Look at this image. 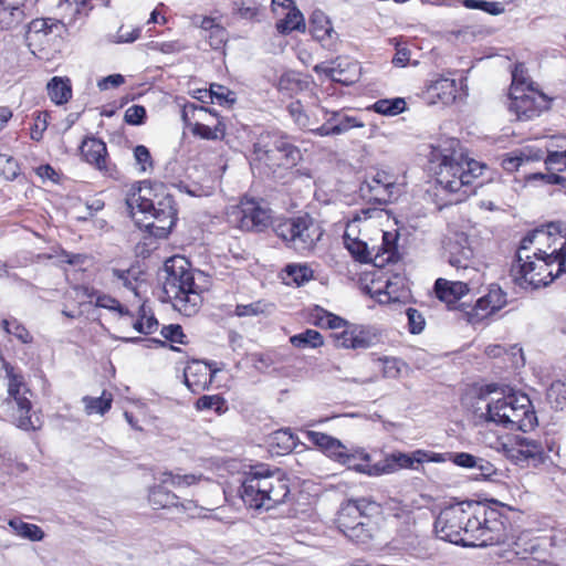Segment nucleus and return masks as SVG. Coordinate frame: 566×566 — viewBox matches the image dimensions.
<instances>
[{
    "label": "nucleus",
    "instance_id": "obj_1",
    "mask_svg": "<svg viewBox=\"0 0 566 566\" xmlns=\"http://www.w3.org/2000/svg\"><path fill=\"white\" fill-rule=\"evenodd\" d=\"M430 163L434 166L436 181L444 190L455 195L450 203H458L474 195L482 182L475 184L486 166L468 159L460 140L442 138L431 145Z\"/></svg>",
    "mask_w": 566,
    "mask_h": 566
},
{
    "label": "nucleus",
    "instance_id": "obj_2",
    "mask_svg": "<svg viewBox=\"0 0 566 566\" xmlns=\"http://www.w3.org/2000/svg\"><path fill=\"white\" fill-rule=\"evenodd\" d=\"M126 206L138 227L157 238H167L177 221L174 197L159 184L139 181L129 189Z\"/></svg>",
    "mask_w": 566,
    "mask_h": 566
},
{
    "label": "nucleus",
    "instance_id": "obj_3",
    "mask_svg": "<svg viewBox=\"0 0 566 566\" xmlns=\"http://www.w3.org/2000/svg\"><path fill=\"white\" fill-rule=\"evenodd\" d=\"M301 149L279 129L253 133L250 148V171L255 177L273 178L281 170H289L302 160Z\"/></svg>",
    "mask_w": 566,
    "mask_h": 566
},
{
    "label": "nucleus",
    "instance_id": "obj_4",
    "mask_svg": "<svg viewBox=\"0 0 566 566\" xmlns=\"http://www.w3.org/2000/svg\"><path fill=\"white\" fill-rule=\"evenodd\" d=\"M473 412L479 420L493 422L510 430L527 432L537 424V417L530 397L511 390L500 398L486 400L478 397Z\"/></svg>",
    "mask_w": 566,
    "mask_h": 566
},
{
    "label": "nucleus",
    "instance_id": "obj_5",
    "mask_svg": "<svg viewBox=\"0 0 566 566\" xmlns=\"http://www.w3.org/2000/svg\"><path fill=\"white\" fill-rule=\"evenodd\" d=\"M380 505L370 497L349 499L338 511L337 528L353 543L369 548L377 538Z\"/></svg>",
    "mask_w": 566,
    "mask_h": 566
},
{
    "label": "nucleus",
    "instance_id": "obj_6",
    "mask_svg": "<svg viewBox=\"0 0 566 566\" xmlns=\"http://www.w3.org/2000/svg\"><path fill=\"white\" fill-rule=\"evenodd\" d=\"M164 270L163 290L174 310L187 317L195 316L202 305V296L190 263L186 258L175 255L165 262Z\"/></svg>",
    "mask_w": 566,
    "mask_h": 566
},
{
    "label": "nucleus",
    "instance_id": "obj_7",
    "mask_svg": "<svg viewBox=\"0 0 566 566\" xmlns=\"http://www.w3.org/2000/svg\"><path fill=\"white\" fill-rule=\"evenodd\" d=\"M464 507L469 509L470 522L465 528L467 536H463V546L486 547L509 541L507 518L497 510L474 501H465Z\"/></svg>",
    "mask_w": 566,
    "mask_h": 566
},
{
    "label": "nucleus",
    "instance_id": "obj_8",
    "mask_svg": "<svg viewBox=\"0 0 566 566\" xmlns=\"http://www.w3.org/2000/svg\"><path fill=\"white\" fill-rule=\"evenodd\" d=\"M530 249H523V244L520 243L512 266L514 280L521 287L546 286L565 273L558 271L559 262L556 256L534 255V251L531 253Z\"/></svg>",
    "mask_w": 566,
    "mask_h": 566
},
{
    "label": "nucleus",
    "instance_id": "obj_9",
    "mask_svg": "<svg viewBox=\"0 0 566 566\" xmlns=\"http://www.w3.org/2000/svg\"><path fill=\"white\" fill-rule=\"evenodd\" d=\"M290 490L280 470L266 464H250V509L265 510L283 503Z\"/></svg>",
    "mask_w": 566,
    "mask_h": 566
},
{
    "label": "nucleus",
    "instance_id": "obj_10",
    "mask_svg": "<svg viewBox=\"0 0 566 566\" xmlns=\"http://www.w3.org/2000/svg\"><path fill=\"white\" fill-rule=\"evenodd\" d=\"M0 361L2 363V369L8 380V396L11 399L9 403L13 401L15 405L13 412L14 424L24 431L40 430L43 426V421L35 412L31 415L32 402L25 396V394H30V390L27 387L21 370L4 360L3 357H0Z\"/></svg>",
    "mask_w": 566,
    "mask_h": 566
},
{
    "label": "nucleus",
    "instance_id": "obj_11",
    "mask_svg": "<svg viewBox=\"0 0 566 566\" xmlns=\"http://www.w3.org/2000/svg\"><path fill=\"white\" fill-rule=\"evenodd\" d=\"M274 232L289 248L300 254L313 251L323 235L319 223L308 214L280 221L274 227Z\"/></svg>",
    "mask_w": 566,
    "mask_h": 566
},
{
    "label": "nucleus",
    "instance_id": "obj_12",
    "mask_svg": "<svg viewBox=\"0 0 566 566\" xmlns=\"http://www.w3.org/2000/svg\"><path fill=\"white\" fill-rule=\"evenodd\" d=\"M521 244L523 249L536 245L534 255L556 256L558 271L566 272V227L549 223L546 229H535L521 240Z\"/></svg>",
    "mask_w": 566,
    "mask_h": 566
},
{
    "label": "nucleus",
    "instance_id": "obj_13",
    "mask_svg": "<svg viewBox=\"0 0 566 566\" xmlns=\"http://www.w3.org/2000/svg\"><path fill=\"white\" fill-rule=\"evenodd\" d=\"M523 85L524 80L520 76L518 67H516L512 73L507 107L518 120H530L547 107V101L543 94L535 92L531 85L527 87Z\"/></svg>",
    "mask_w": 566,
    "mask_h": 566
},
{
    "label": "nucleus",
    "instance_id": "obj_14",
    "mask_svg": "<svg viewBox=\"0 0 566 566\" xmlns=\"http://www.w3.org/2000/svg\"><path fill=\"white\" fill-rule=\"evenodd\" d=\"M202 475L179 474L172 472H164L159 478V484L149 490L148 501L154 509H171L178 507V496L167 489V485L174 488L190 486L200 481Z\"/></svg>",
    "mask_w": 566,
    "mask_h": 566
},
{
    "label": "nucleus",
    "instance_id": "obj_15",
    "mask_svg": "<svg viewBox=\"0 0 566 566\" xmlns=\"http://www.w3.org/2000/svg\"><path fill=\"white\" fill-rule=\"evenodd\" d=\"M504 450L506 458L521 467L543 464L549 451L547 444L541 440L522 436H516L513 443L505 446Z\"/></svg>",
    "mask_w": 566,
    "mask_h": 566
},
{
    "label": "nucleus",
    "instance_id": "obj_16",
    "mask_svg": "<svg viewBox=\"0 0 566 566\" xmlns=\"http://www.w3.org/2000/svg\"><path fill=\"white\" fill-rule=\"evenodd\" d=\"M464 502L444 507L434 521L436 535L446 542L463 546L461 521L465 517Z\"/></svg>",
    "mask_w": 566,
    "mask_h": 566
},
{
    "label": "nucleus",
    "instance_id": "obj_17",
    "mask_svg": "<svg viewBox=\"0 0 566 566\" xmlns=\"http://www.w3.org/2000/svg\"><path fill=\"white\" fill-rule=\"evenodd\" d=\"M359 191L364 199L378 205H386L398 196L395 176L384 170L376 171L370 179H366Z\"/></svg>",
    "mask_w": 566,
    "mask_h": 566
},
{
    "label": "nucleus",
    "instance_id": "obj_18",
    "mask_svg": "<svg viewBox=\"0 0 566 566\" xmlns=\"http://www.w3.org/2000/svg\"><path fill=\"white\" fill-rule=\"evenodd\" d=\"M62 29L63 24L60 20L52 18L33 19L27 25L25 43L32 53L42 51L51 43L54 36L60 34Z\"/></svg>",
    "mask_w": 566,
    "mask_h": 566
},
{
    "label": "nucleus",
    "instance_id": "obj_19",
    "mask_svg": "<svg viewBox=\"0 0 566 566\" xmlns=\"http://www.w3.org/2000/svg\"><path fill=\"white\" fill-rule=\"evenodd\" d=\"M506 304V294L499 285H491L488 294L476 300L473 306L464 303L459 304V308L464 311L468 322L478 324L491 314L501 310Z\"/></svg>",
    "mask_w": 566,
    "mask_h": 566
},
{
    "label": "nucleus",
    "instance_id": "obj_20",
    "mask_svg": "<svg viewBox=\"0 0 566 566\" xmlns=\"http://www.w3.org/2000/svg\"><path fill=\"white\" fill-rule=\"evenodd\" d=\"M446 254L451 266L463 270V274L480 276L478 270L471 266L474 252L467 234L455 233L450 238L446 244Z\"/></svg>",
    "mask_w": 566,
    "mask_h": 566
},
{
    "label": "nucleus",
    "instance_id": "obj_21",
    "mask_svg": "<svg viewBox=\"0 0 566 566\" xmlns=\"http://www.w3.org/2000/svg\"><path fill=\"white\" fill-rule=\"evenodd\" d=\"M287 112L293 123L301 130L323 137L325 107L315 106L314 108L305 109L300 101H294L287 105Z\"/></svg>",
    "mask_w": 566,
    "mask_h": 566
},
{
    "label": "nucleus",
    "instance_id": "obj_22",
    "mask_svg": "<svg viewBox=\"0 0 566 566\" xmlns=\"http://www.w3.org/2000/svg\"><path fill=\"white\" fill-rule=\"evenodd\" d=\"M467 277V281H452L443 277H439L434 282V293L437 297L444 302L449 308H457L455 304L471 291H473L479 280H475L476 276L471 274H463Z\"/></svg>",
    "mask_w": 566,
    "mask_h": 566
},
{
    "label": "nucleus",
    "instance_id": "obj_23",
    "mask_svg": "<svg viewBox=\"0 0 566 566\" xmlns=\"http://www.w3.org/2000/svg\"><path fill=\"white\" fill-rule=\"evenodd\" d=\"M339 348L366 349L374 345L375 334L366 326L348 324L342 332L332 334Z\"/></svg>",
    "mask_w": 566,
    "mask_h": 566
},
{
    "label": "nucleus",
    "instance_id": "obj_24",
    "mask_svg": "<svg viewBox=\"0 0 566 566\" xmlns=\"http://www.w3.org/2000/svg\"><path fill=\"white\" fill-rule=\"evenodd\" d=\"M426 451L416 450L411 453L392 452L378 461V467L374 468L371 473L379 475L390 474L400 469H417V464L424 462Z\"/></svg>",
    "mask_w": 566,
    "mask_h": 566
},
{
    "label": "nucleus",
    "instance_id": "obj_25",
    "mask_svg": "<svg viewBox=\"0 0 566 566\" xmlns=\"http://www.w3.org/2000/svg\"><path fill=\"white\" fill-rule=\"evenodd\" d=\"M216 371L209 364L195 360L185 368V384L190 391L198 394L210 387Z\"/></svg>",
    "mask_w": 566,
    "mask_h": 566
},
{
    "label": "nucleus",
    "instance_id": "obj_26",
    "mask_svg": "<svg viewBox=\"0 0 566 566\" xmlns=\"http://www.w3.org/2000/svg\"><path fill=\"white\" fill-rule=\"evenodd\" d=\"M28 15V0H0L1 31L17 29Z\"/></svg>",
    "mask_w": 566,
    "mask_h": 566
},
{
    "label": "nucleus",
    "instance_id": "obj_27",
    "mask_svg": "<svg viewBox=\"0 0 566 566\" xmlns=\"http://www.w3.org/2000/svg\"><path fill=\"white\" fill-rule=\"evenodd\" d=\"M275 212L270 202L263 198L250 197V231L263 232L275 227Z\"/></svg>",
    "mask_w": 566,
    "mask_h": 566
},
{
    "label": "nucleus",
    "instance_id": "obj_28",
    "mask_svg": "<svg viewBox=\"0 0 566 566\" xmlns=\"http://www.w3.org/2000/svg\"><path fill=\"white\" fill-rule=\"evenodd\" d=\"M357 117L349 116L343 111H328L324 114L323 137L340 135L354 127H361Z\"/></svg>",
    "mask_w": 566,
    "mask_h": 566
},
{
    "label": "nucleus",
    "instance_id": "obj_29",
    "mask_svg": "<svg viewBox=\"0 0 566 566\" xmlns=\"http://www.w3.org/2000/svg\"><path fill=\"white\" fill-rule=\"evenodd\" d=\"M80 150L86 163L101 171H107V147L103 140L95 137H87L82 142Z\"/></svg>",
    "mask_w": 566,
    "mask_h": 566
},
{
    "label": "nucleus",
    "instance_id": "obj_30",
    "mask_svg": "<svg viewBox=\"0 0 566 566\" xmlns=\"http://www.w3.org/2000/svg\"><path fill=\"white\" fill-rule=\"evenodd\" d=\"M334 460L346 465L348 469L370 476H378V473H371L374 468L378 467V462L370 463V455L368 453H348L343 446L342 451L336 453Z\"/></svg>",
    "mask_w": 566,
    "mask_h": 566
},
{
    "label": "nucleus",
    "instance_id": "obj_31",
    "mask_svg": "<svg viewBox=\"0 0 566 566\" xmlns=\"http://www.w3.org/2000/svg\"><path fill=\"white\" fill-rule=\"evenodd\" d=\"M429 96L442 104L454 102L457 96V84L454 80L448 77H439L428 86Z\"/></svg>",
    "mask_w": 566,
    "mask_h": 566
},
{
    "label": "nucleus",
    "instance_id": "obj_32",
    "mask_svg": "<svg viewBox=\"0 0 566 566\" xmlns=\"http://www.w3.org/2000/svg\"><path fill=\"white\" fill-rule=\"evenodd\" d=\"M310 31L318 41L332 39L336 34L328 17L322 10H314L310 17Z\"/></svg>",
    "mask_w": 566,
    "mask_h": 566
},
{
    "label": "nucleus",
    "instance_id": "obj_33",
    "mask_svg": "<svg viewBox=\"0 0 566 566\" xmlns=\"http://www.w3.org/2000/svg\"><path fill=\"white\" fill-rule=\"evenodd\" d=\"M306 28L302 12L292 6L284 19L276 22V30L281 34H290L292 31L304 32Z\"/></svg>",
    "mask_w": 566,
    "mask_h": 566
},
{
    "label": "nucleus",
    "instance_id": "obj_34",
    "mask_svg": "<svg viewBox=\"0 0 566 566\" xmlns=\"http://www.w3.org/2000/svg\"><path fill=\"white\" fill-rule=\"evenodd\" d=\"M46 88L51 101L56 105H62L69 102L72 96V88L67 78L64 80L62 77L54 76L48 83Z\"/></svg>",
    "mask_w": 566,
    "mask_h": 566
},
{
    "label": "nucleus",
    "instance_id": "obj_35",
    "mask_svg": "<svg viewBox=\"0 0 566 566\" xmlns=\"http://www.w3.org/2000/svg\"><path fill=\"white\" fill-rule=\"evenodd\" d=\"M8 525L14 532L15 535L27 538L32 542L42 541L44 537V532L41 527L35 524L23 522L19 517H13L9 520Z\"/></svg>",
    "mask_w": 566,
    "mask_h": 566
},
{
    "label": "nucleus",
    "instance_id": "obj_36",
    "mask_svg": "<svg viewBox=\"0 0 566 566\" xmlns=\"http://www.w3.org/2000/svg\"><path fill=\"white\" fill-rule=\"evenodd\" d=\"M307 440L328 453L329 457L335 458L336 453L342 451V442L326 433L317 431H307Z\"/></svg>",
    "mask_w": 566,
    "mask_h": 566
},
{
    "label": "nucleus",
    "instance_id": "obj_37",
    "mask_svg": "<svg viewBox=\"0 0 566 566\" xmlns=\"http://www.w3.org/2000/svg\"><path fill=\"white\" fill-rule=\"evenodd\" d=\"M82 401L87 415L98 413L103 416L112 407L113 395L104 390L99 397L84 396Z\"/></svg>",
    "mask_w": 566,
    "mask_h": 566
},
{
    "label": "nucleus",
    "instance_id": "obj_38",
    "mask_svg": "<svg viewBox=\"0 0 566 566\" xmlns=\"http://www.w3.org/2000/svg\"><path fill=\"white\" fill-rule=\"evenodd\" d=\"M190 128L193 136L206 140H217L222 138L226 129L221 119H218L213 126L201 122H195Z\"/></svg>",
    "mask_w": 566,
    "mask_h": 566
},
{
    "label": "nucleus",
    "instance_id": "obj_39",
    "mask_svg": "<svg viewBox=\"0 0 566 566\" xmlns=\"http://www.w3.org/2000/svg\"><path fill=\"white\" fill-rule=\"evenodd\" d=\"M245 201L248 202V195H243L238 205L230 206L226 213L228 223L242 232L245 231V219L248 217V211L244 208Z\"/></svg>",
    "mask_w": 566,
    "mask_h": 566
},
{
    "label": "nucleus",
    "instance_id": "obj_40",
    "mask_svg": "<svg viewBox=\"0 0 566 566\" xmlns=\"http://www.w3.org/2000/svg\"><path fill=\"white\" fill-rule=\"evenodd\" d=\"M181 107V119L186 127H191L197 122L198 117H202L201 115H212L217 116V112L212 108H208L205 106H198L195 103L185 102L180 104Z\"/></svg>",
    "mask_w": 566,
    "mask_h": 566
},
{
    "label": "nucleus",
    "instance_id": "obj_41",
    "mask_svg": "<svg viewBox=\"0 0 566 566\" xmlns=\"http://www.w3.org/2000/svg\"><path fill=\"white\" fill-rule=\"evenodd\" d=\"M306 86L307 82L293 71L283 73L277 83V88L290 95L303 91Z\"/></svg>",
    "mask_w": 566,
    "mask_h": 566
},
{
    "label": "nucleus",
    "instance_id": "obj_42",
    "mask_svg": "<svg viewBox=\"0 0 566 566\" xmlns=\"http://www.w3.org/2000/svg\"><path fill=\"white\" fill-rule=\"evenodd\" d=\"M405 548L418 558H428L433 554L430 541L419 535H410L405 542Z\"/></svg>",
    "mask_w": 566,
    "mask_h": 566
},
{
    "label": "nucleus",
    "instance_id": "obj_43",
    "mask_svg": "<svg viewBox=\"0 0 566 566\" xmlns=\"http://www.w3.org/2000/svg\"><path fill=\"white\" fill-rule=\"evenodd\" d=\"M290 342L293 346L298 348H317L324 344L323 336L315 329H306L303 333L293 335L290 338Z\"/></svg>",
    "mask_w": 566,
    "mask_h": 566
},
{
    "label": "nucleus",
    "instance_id": "obj_44",
    "mask_svg": "<svg viewBox=\"0 0 566 566\" xmlns=\"http://www.w3.org/2000/svg\"><path fill=\"white\" fill-rule=\"evenodd\" d=\"M343 239L345 248L356 261L360 263H368L371 260L366 242L356 238H350L348 234H345Z\"/></svg>",
    "mask_w": 566,
    "mask_h": 566
},
{
    "label": "nucleus",
    "instance_id": "obj_45",
    "mask_svg": "<svg viewBox=\"0 0 566 566\" xmlns=\"http://www.w3.org/2000/svg\"><path fill=\"white\" fill-rule=\"evenodd\" d=\"M373 109L381 115L395 116L406 109V101L402 97L379 99L373 105Z\"/></svg>",
    "mask_w": 566,
    "mask_h": 566
},
{
    "label": "nucleus",
    "instance_id": "obj_46",
    "mask_svg": "<svg viewBox=\"0 0 566 566\" xmlns=\"http://www.w3.org/2000/svg\"><path fill=\"white\" fill-rule=\"evenodd\" d=\"M314 324L331 329L344 328L349 323L344 318L317 307L314 314Z\"/></svg>",
    "mask_w": 566,
    "mask_h": 566
},
{
    "label": "nucleus",
    "instance_id": "obj_47",
    "mask_svg": "<svg viewBox=\"0 0 566 566\" xmlns=\"http://www.w3.org/2000/svg\"><path fill=\"white\" fill-rule=\"evenodd\" d=\"M547 398L554 408H566V379L554 381L547 390Z\"/></svg>",
    "mask_w": 566,
    "mask_h": 566
},
{
    "label": "nucleus",
    "instance_id": "obj_48",
    "mask_svg": "<svg viewBox=\"0 0 566 566\" xmlns=\"http://www.w3.org/2000/svg\"><path fill=\"white\" fill-rule=\"evenodd\" d=\"M476 462L474 468L478 471L476 479L481 478L486 481L497 482L503 478V472L496 469L490 461L479 457Z\"/></svg>",
    "mask_w": 566,
    "mask_h": 566
},
{
    "label": "nucleus",
    "instance_id": "obj_49",
    "mask_svg": "<svg viewBox=\"0 0 566 566\" xmlns=\"http://www.w3.org/2000/svg\"><path fill=\"white\" fill-rule=\"evenodd\" d=\"M565 145H560L563 150L546 149V157L544 158L547 170L562 171L566 168V139H563Z\"/></svg>",
    "mask_w": 566,
    "mask_h": 566
},
{
    "label": "nucleus",
    "instance_id": "obj_50",
    "mask_svg": "<svg viewBox=\"0 0 566 566\" xmlns=\"http://www.w3.org/2000/svg\"><path fill=\"white\" fill-rule=\"evenodd\" d=\"M211 103H217L221 106H231L235 102V94L228 87L220 84L210 85Z\"/></svg>",
    "mask_w": 566,
    "mask_h": 566
},
{
    "label": "nucleus",
    "instance_id": "obj_51",
    "mask_svg": "<svg viewBox=\"0 0 566 566\" xmlns=\"http://www.w3.org/2000/svg\"><path fill=\"white\" fill-rule=\"evenodd\" d=\"M197 410H214L221 415L226 411L224 400L219 395L202 396L196 402Z\"/></svg>",
    "mask_w": 566,
    "mask_h": 566
},
{
    "label": "nucleus",
    "instance_id": "obj_52",
    "mask_svg": "<svg viewBox=\"0 0 566 566\" xmlns=\"http://www.w3.org/2000/svg\"><path fill=\"white\" fill-rule=\"evenodd\" d=\"M3 329L8 333L17 337L21 343L29 344L32 342V336L29 331L20 324L17 319H3L2 321Z\"/></svg>",
    "mask_w": 566,
    "mask_h": 566
},
{
    "label": "nucleus",
    "instance_id": "obj_53",
    "mask_svg": "<svg viewBox=\"0 0 566 566\" xmlns=\"http://www.w3.org/2000/svg\"><path fill=\"white\" fill-rule=\"evenodd\" d=\"M285 272L298 286L313 277V271L306 265L289 264Z\"/></svg>",
    "mask_w": 566,
    "mask_h": 566
},
{
    "label": "nucleus",
    "instance_id": "obj_54",
    "mask_svg": "<svg viewBox=\"0 0 566 566\" xmlns=\"http://www.w3.org/2000/svg\"><path fill=\"white\" fill-rule=\"evenodd\" d=\"M134 158L136 165L138 166V170L140 172L150 171L154 167L153 158L149 149L144 145H137L134 148Z\"/></svg>",
    "mask_w": 566,
    "mask_h": 566
},
{
    "label": "nucleus",
    "instance_id": "obj_55",
    "mask_svg": "<svg viewBox=\"0 0 566 566\" xmlns=\"http://www.w3.org/2000/svg\"><path fill=\"white\" fill-rule=\"evenodd\" d=\"M161 336L175 344H187V336L182 331V327L178 324L166 325L160 331Z\"/></svg>",
    "mask_w": 566,
    "mask_h": 566
},
{
    "label": "nucleus",
    "instance_id": "obj_56",
    "mask_svg": "<svg viewBox=\"0 0 566 566\" xmlns=\"http://www.w3.org/2000/svg\"><path fill=\"white\" fill-rule=\"evenodd\" d=\"M406 315L408 318L409 332L411 334H420L424 329V326H426V321H424L423 315L418 310H416L413 307H408L406 310Z\"/></svg>",
    "mask_w": 566,
    "mask_h": 566
},
{
    "label": "nucleus",
    "instance_id": "obj_57",
    "mask_svg": "<svg viewBox=\"0 0 566 566\" xmlns=\"http://www.w3.org/2000/svg\"><path fill=\"white\" fill-rule=\"evenodd\" d=\"M397 291V283H394L390 280H388L386 282L385 290H376L373 293V296H375L379 303L385 304L391 301H397L399 298Z\"/></svg>",
    "mask_w": 566,
    "mask_h": 566
},
{
    "label": "nucleus",
    "instance_id": "obj_58",
    "mask_svg": "<svg viewBox=\"0 0 566 566\" xmlns=\"http://www.w3.org/2000/svg\"><path fill=\"white\" fill-rule=\"evenodd\" d=\"M146 118V108L142 105H132L129 106L124 115V120L133 126H138L144 124Z\"/></svg>",
    "mask_w": 566,
    "mask_h": 566
},
{
    "label": "nucleus",
    "instance_id": "obj_59",
    "mask_svg": "<svg viewBox=\"0 0 566 566\" xmlns=\"http://www.w3.org/2000/svg\"><path fill=\"white\" fill-rule=\"evenodd\" d=\"M97 307H103L109 311H115L119 313L120 315H128L129 311L124 307L116 298L109 296V295H99L96 297L95 302Z\"/></svg>",
    "mask_w": 566,
    "mask_h": 566
},
{
    "label": "nucleus",
    "instance_id": "obj_60",
    "mask_svg": "<svg viewBox=\"0 0 566 566\" xmlns=\"http://www.w3.org/2000/svg\"><path fill=\"white\" fill-rule=\"evenodd\" d=\"M113 276L116 281L129 291H136V276L130 270H112Z\"/></svg>",
    "mask_w": 566,
    "mask_h": 566
},
{
    "label": "nucleus",
    "instance_id": "obj_61",
    "mask_svg": "<svg viewBox=\"0 0 566 566\" xmlns=\"http://www.w3.org/2000/svg\"><path fill=\"white\" fill-rule=\"evenodd\" d=\"M0 166H3L2 174L9 180L14 179L19 175L18 161L9 155L0 154Z\"/></svg>",
    "mask_w": 566,
    "mask_h": 566
},
{
    "label": "nucleus",
    "instance_id": "obj_62",
    "mask_svg": "<svg viewBox=\"0 0 566 566\" xmlns=\"http://www.w3.org/2000/svg\"><path fill=\"white\" fill-rule=\"evenodd\" d=\"M274 365L275 360L269 353L253 355V367L259 371L270 373L272 370H275Z\"/></svg>",
    "mask_w": 566,
    "mask_h": 566
},
{
    "label": "nucleus",
    "instance_id": "obj_63",
    "mask_svg": "<svg viewBox=\"0 0 566 566\" xmlns=\"http://www.w3.org/2000/svg\"><path fill=\"white\" fill-rule=\"evenodd\" d=\"M405 364L395 357H385L382 359V373L384 376L387 378H396L399 376L401 371V367H403Z\"/></svg>",
    "mask_w": 566,
    "mask_h": 566
},
{
    "label": "nucleus",
    "instance_id": "obj_64",
    "mask_svg": "<svg viewBox=\"0 0 566 566\" xmlns=\"http://www.w3.org/2000/svg\"><path fill=\"white\" fill-rule=\"evenodd\" d=\"M268 434H272V432H269ZM273 440L277 442L284 452H290L295 447L294 437L289 430L274 431Z\"/></svg>",
    "mask_w": 566,
    "mask_h": 566
}]
</instances>
